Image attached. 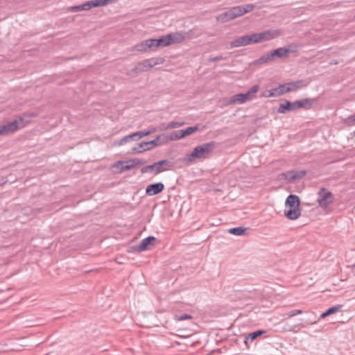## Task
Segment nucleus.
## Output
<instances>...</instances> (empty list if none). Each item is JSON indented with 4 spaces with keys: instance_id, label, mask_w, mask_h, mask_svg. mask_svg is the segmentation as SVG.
Returning a JSON list of instances; mask_svg holds the SVG:
<instances>
[{
    "instance_id": "nucleus-1",
    "label": "nucleus",
    "mask_w": 355,
    "mask_h": 355,
    "mask_svg": "<svg viewBox=\"0 0 355 355\" xmlns=\"http://www.w3.org/2000/svg\"><path fill=\"white\" fill-rule=\"evenodd\" d=\"M298 50V46L296 44H291L287 47H280L275 49L272 51L268 52V53L262 55L259 59L254 60L250 65L252 64H261L268 62H272L275 58H288L289 53H295Z\"/></svg>"
},
{
    "instance_id": "nucleus-2",
    "label": "nucleus",
    "mask_w": 355,
    "mask_h": 355,
    "mask_svg": "<svg viewBox=\"0 0 355 355\" xmlns=\"http://www.w3.org/2000/svg\"><path fill=\"white\" fill-rule=\"evenodd\" d=\"M300 198L294 194L289 195L285 202L284 215L289 220H296L301 215Z\"/></svg>"
},
{
    "instance_id": "nucleus-3",
    "label": "nucleus",
    "mask_w": 355,
    "mask_h": 355,
    "mask_svg": "<svg viewBox=\"0 0 355 355\" xmlns=\"http://www.w3.org/2000/svg\"><path fill=\"white\" fill-rule=\"evenodd\" d=\"M216 147L214 141L203 144L194 148L193 150L186 156L184 160L192 162L195 159H205L209 157Z\"/></svg>"
},
{
    "instance_id": "nucleus-4",
    "label": "nucleus",
    "mask_w": 355,
    "mask_h": 355,
    "mask_svg": "<svg viewBox=\"0 0 355 355\" xmlns=\"http://www.w3.org/2000/svg\"><path fill=\"white\" fill-rule=\"evenodd\" d=\"M312 105V101L310 99L304 98L295 102L286 101L284 103L279 104L277 112L279 114H285L287 112L295 111L304 108L309 109Z\"/></svg>"
},
{
    "instance_id": "nucleus-5",
    "label": "nucleus",
    "mask_w": 355,
    "mask_h": 355,
    "mask_svg": "<svg viewBox=\"0 0 355 355\" xmlns=\"http://www.w3.org/2000/svg\"><path fill=\"white\" fill-rule=\"evenodd\" d=\"M308 83L305 80H300L286 84L280 85L279 87L274 88L269 92L270 96H279L286 93L296 91L297 89L306 87Z\"/></svg>"
},
{
    "instance_id": "nucleus-6",
    "label": "nucleus",
    "mask_w": 355,
    "mask_h": 355,
    "mask_svg": "<svg viewBox=\"0 0 355 355\" xmlns=\"http://www.w3.org/2000/svg\"><path fill=\"white\" fill-rule=\"evenodd\" d=\"M27 123L28 122L25 121L23 117L19 116L18 119L11 122H8L6 124L0 125V136H5L13 133L19 129L24 128Z\"/></svg>"
},
{
    "instance_id": "nucleus-7",
    "label": "nucleus",
    "mask_w": 355,
    "mask_h": 355,
    "mask_svg": "<svg viewBox=\"0 0 355 355\" xmlns=\"http://www.w3.org/2000/svg\"><path fill=\"white\" fill-rule=\"evenodd\" d=\"M244 14V8L241 6L234 7L229 10L218 15L216 20L220 23H225L230 20L234 19L237 17Z\"/></svg>"
},
{
    "instance_id": "nucleus-8",
    "label": "nucleus",
    "mask_w": 355,
    "mask_h": 355,
    "mask_svg": "<svg viewBox=\"0 0 355 355\" xmlns=\"http://www.w3.org/2000/svg\"><path fill=\"white\" fill-rule=\"evenodd\" d=\"M163 144L164 142H162V137L160 135L157 136L156 138L152 141L141 142L138 145V147L134 148L132 150L137 153H140L143 151L150 150L154 147L159 146Z\"/></svg>"
},
{
    "instance_id": "nucleus-9",
    "label": "nucleus",
    "mask_w": 355,
    "mask_h": 355,
    "mask_svg": "<svg viewBox=\"0 0 355 355\" xmlns=\"http://www.w3.org/2000/svg\"><path fill=\"white\" fill-rule=\"evenodd\" d=\"M164 62V59L162 58H151L149 59L144 60L141 62H138L139 71L141 72L147 71L153 67L162 64Z\"/></svg>"
},
{
    "instance_id": "nucleus-10",
    "label": "nucleus",
    "mask_w": 355,
    "mask_h": 355,
    "mask_svg": "<svg viewBox=\"0 0 355 355\" xmlns=\"http://www.w3.org/2000/svg\"><path fill=\"white\" fill-rule=\"evenodd\" d=\"M145 161L138 158L129 159L128 161H119L114 165V167L121 166L120 172H123L134 168L137 166L144 164Z\"/></svg>"
},
{
    "instance_id": "nucleus-11",
    "label": "nucleus",
    "mask_w": 355,
    "mask_h": 355,
    "mask_svg": "<svg viewBox=\"0 0 355 355\" xmlns=\"http://www.w3.org/2000/svg\"><path fill=\"white\" fill-rule=\"evenodd\" d=\"M318 202L319 205L322 208L327 207L333 201L334 196L330 191H326L322 188L318 193Z\"/></svg>"
},
{
    "instance_id": "nucleus-12",
    "label": "nucleus",
    "mask_w": 355,
    "mask_h": 355,
    "mask_svg": "<svg viewBox=\"0 0 355 355\" xmlns=\"http://www.w3.org/2000/svg\"><path fill=\"white\" fill-rule=\"evenodd\" d=\"M157 239L155 236H150L142 239L140 243L135 246V250L137 252H143L147 250H150L155 245Z\"/></svg>"
},
{
    "instance_id": "nucleus-13",
    "label": "nucleus",
    "mask_w": 355,
    "mask_h": 355,
    "mask_svg": "<svg viewBox=\"0 0 355 355\" xmlns=\"http://www.w3.org/2000/svg\"><path fill=\"white\" fill-rule=\"evenodd\" d=\"M306 174L304 171H300L298 172H294L293 171H288L286 173H282L279 175V179L280 180H285L287 182H293L297 179L303 178Z\"/></svg>"
},
{
    "instance_id": "nucleus-14",
    "label": "nucleus",
    "mask_w": 355,
    "mask_h": 355,
    "mask_svg": "<svg viewBox=\"0 0 355 355\" xmlns=\"http://www.w3.org/2000/svg\"><path fill=\"white\" fill-rule=\"evenodd\" d=\"M282 35L280 30H267L266 31L259 33V43L264 41H269L276 38Z\"/></svg>"
},
{
    "instance_id": "nucleus-15",
    "label": "nucleus",
    "mask_w": 355,
    "mask_h": 355,
    "mask_svg": "<svg viewBox=\"0 0 355 355\" xmlns=\"http://www.w3.org/2000/svg\"><path fill=\"white\" fill-rule=\"evenodd\" d=\"M164 189V185L162 182L149 184L146 189V193L152 196L160 193Z\"/></svg>"
},
{
    "instance_id": "nucleus-16",
    "label": "nucleus",
    "mask_w": 355,
    "mask_h": 355,
    "mask_svg": "<svg viewBox=\"0 0 355 355\" xmlns=\"http://www.w3.org/2000/svg\"><path fill=\"white\" fill-rule=\"evenodd\" d=\"M161 135L162 137V142H164V144L171 141H176L183 138L181 130L173 131L169 135L162 134Z\"/></svg>"
},
{
    "instance_id": "nucleus-17",
    "label": "nucleus",
    "mask_w": 355,
    "mask_h": 355,
    "mask_svg": "<svg viewBox=\"0 0 355 355\" xmlns=\"http://www.w3.org/2000/svg\"><path fill=\"white\" fill-rule=\"evenodd\" d=\"M167 37L171 45L182 42L185 39V34L182 32L171 33L167 35Z\"/></svg>"
},
{
    "instance_id": "nucleus-18",
    "label": "nucleus",
    "mask_w": 355,
    "mask_h": 355,
    "mask_svg": "<svg viewBox=\"0 0 355 355\" xmlns=\"http://www.w3.org/2000/svg\"><path fill=\"white\" fill-rule=\"evenodd\" d=\"M153 171L155 172V175H157V174H159L160 173H162L161 167L159 165V162H155L153 164L144 166L141 169V172L142 173H151Z\"/></svg>"
},
{
    "instance_id": "nucleus-19",
    "label": "nucleus",
    "mask_w": 355,
    "mask_h": 355,
    "mask_svg": "<svg viewBox=\"0 0 355 355\" xmlns=\"http://www.w3.org/2000/svg\"><path fill=\"white\" fill-rule=\"evenodd\" d=\"M92 8L91 1H87L79 6H71L68 8L71 12H79L82 10H89Z\"/></svg>"
},
{
    "instance_id": "nucleus-20",
    "label": "nucleus",
    "mask_w": 355,
    "mask_h": 355,
    "mask_svg": "<svg viewBox=\"0 0 355 355\" xmlns=\"http://www.w3.org/2000/svg\"><path fill=\"white\" fill-rule=\"evenodd\" d=\"M184 124L183 121H171L167 124H162V129H173L182 126Z\"/></svg>"
},
{
    "instance_id": "nucleus-21",
    "label": "nucleus",
    "mask_w": 355,
    "mask_h": 355,
    "mask_svg": "<svg viewBox=\"0 0 355 355\" xmlns=\"http://www.w3.org/2000/svg\"><path fill=\"white\" fill-rule=\"evenodd\" d=\"M259 43V33L245 35V45Z\"/></svg>"
},
{
    "instance_id": "nucleus-22",
    "label": "nucleus",
    "mask_w": 355,
    "mask_h": 355,
    "mask_svg": "<svg viewBox=\"0 0 355 355\" xmlns=\"http://www.w3.org/2000/svg\"><path fill=\"white\" fill-rule=\"evenodd\" d=\"M265 333H266V331H264V330H257L256 331L250 333L247 336H245V344H247L248 340L253 341L254 340L257 338L259 336H261V335L264 334Z\"/></svg>"
},
{
    "instance_id": "nucleus-23",
    "label": "nucleus",
    "mask_w": 355,
    "mask_h": 355,
    "mask_svg": "<svg viewBox=\"0 0 355 355\" xmlns=\"http://www.w3.org/2000/svg\"><path fill=\"white\" fill-rule=\"evenodd\" d=\"M116 0H94L91 1L92 8L106 6L107 4L113 3Z\"/></svg>"
},
{
    "instance_id": "nucleus-24",
    "label": "nucleus",
    "mask_w": 355,
    "mask_h": 355,
    "mask_svg": "<svg viewBox=\"0 0 355 355\" xmlns=\"http://www.w3.org/2000/svg\"><path fill=\"white\" fill-rule=\"evenodd\" d=\"M244 103V94L240 93L239 94L232 96L230 99V104L243 103Z\"/></svg>"
},
{
    "instance_id": "nucleus-25",
    "label": "nucleus",
    "mask_w": 355,
    "mask_h": 355,
    "mask_svg": "<svg viewBox=\"0 0 355 355\" xmlns=\"http://www.w3.org/2000/svg\"><path fill=\"white\" fill-rule=\"evenodd\" d=\"M158 162L162 172L168 171L173 167L172 162L168 159L160 160Z\"/></svg>"
},
{
    "instance_id": "nucleus-26",
    "label": "nucleus",
    "mask_w": 355,
    "mask_h": 355,
    "mask_svg": "<svg viewBox=\"0 0 355 355\" xmlns=\"http://www.w3.org/2000/svg\"><path fill=\"white\" fill-rule=\"evenodd\" d=\"M199 129L198 125L191 126L184 130H181L182 135L184 137L191 135Z\"/></svg>"
},
{
    "instance_id": "nucleus-27",
    "label": "nucleus",
    "mask_w": 355,
    "mask_h": 355,
    "mask_svg": "<svg viewBox=\"0 0 355 355\" xmlns=\"http://www.w3.org/2000/svg\"><path fill=\"white\" fill-rule=\"evenodd\" d=\"M259 89V85H254L250 89L245 93V101L252 100L254 95L258 92Z\"/></svg>"
},
{
    "instance_id": "nucleus-28",
    "label": "nucleus",
    "mask_w": 355,
    "mask_h": 355,
    "mask_svg": "<svg viewBox=\"0 0 355 355\" xmlns=\"http://www.w3.org/2000/svg\"><path fill=\"white\" fill-rule=\"evenodd\" d=\"M228 232L230 234L236 235V236H243L244 235V227L240 226L238 227H234L228 230Z\"/></svg>"
},
{
    "instance_id": "nucleus-29",
    "label": "nucleus",
    "mask_w": 355,
    "mask_h": 355,
    "mask_svg": "<svg viewBox=\"0 0 355 355\" xmlns=\"http://www.w3.org/2000/svg\"><path fill=\"white\" fill-rule=\"evenodd\" d=\"M167 35L162 36L158 39H157V41H156V44L158 45V46H167L170 45V42L167 40Z\"/></svg>"
},
{
    "instance_id": "nucleus-30",
    "label": "nucleus",
    "mask_w": 355,
    "mask_h": 355,
    "mask_svg": "<svg viewBox=\"0 0 355 355\" xmlns=\"http://www.w3.org/2000/svg\"><path fill=\"white\" fill-rule=\"evenodd\" d=\"M147 44H148V42H146V40H144V41L141 42V43H139L137 45H135V49L138 51H146L148 49H150L148 47V46H147Z\"/></svg>"
},
{
    "instance_id": "nucleus-31",
    "label": "nucleus",
    "mask_w": 355,
    "mask_h": 355,
    "mask_svg": "<svg viewBox=\"0 0 355 355\" xmlns=\"http://www.w3.org/2000/svg\"><path fill=\"white\" fill-rule=\"evenodd\" d=\"M244 45V36L240 37L231 42L232 47H238Z\"/></svg>"
},
{
    "instance_id": "nucleus-32",
    "label": "nucleus",
    "mask_w": 355,
    "mask_h": 355,
    "mask_svg": "<svg viewBox=\"0 0 355 355\" xmlns=\"http://www.w3.org/2000/svg\"><path fill=\"white\" fill-rule=\"evenodd\" d=\"M139 69H140V68L139 67V64L137 63V65L133 69H132L130 71H128L126 73V74L128 76L137 75L138 73H141V71H139Z\"/></svg>"
},
{
    "instance_id": "nucleus-33",
    "label": "nucleus",
    "mask_w": 355,
    "mask_h": 355,
    "mask_svg": "<svg viewBox=\"0 0 355 355\" xmlns=\"http://www.w3.org/2000/svg\"><path fill=\"white\" fill-rule=\"evenodd\" d=\"M301 313H302V311L297 309V310H292V311L285 313L284 315L287 316L288 318H291V317L295 316V315L301 314Z\"/></svg>"
},
{
    "instance_id": "nucleus-34",
    "label": "nucleus",
    "mask_w": 355,
    "mask_h": 355,
    "mask_svg": "<svg viewBox=\"0 0 355 355\" xmlns=\"http://www.w3.org/2000/svg\"><path fill=\"white\" fill-rule=\"evenodd\" d=\"M157 39H149L146 40V42H148L147 46L150 49L154 48V47H158V45L156 44Z\"/></svg>"
},
{
    "instance_id": "nucleus-35",
    "label": "nucleus",
    "mask_w": 355,
    "mask_h": 355,
    "mask_svg": "<svg viewBox=\"0 0 355 355\" xmlns=\"http://www.w3.org/2000/svg\"><path fill=\"white\" fill-rule=\"evenodd\" d=\"M130 140L128 137V135H127V136L123 137L122 139L119 140L117 142H116V144L121 146V145H123V144L130 142Z\"/></svg>"
},
{
    "instance_id": "nucleus-36",
    "label": "nucleus",
    "mask_w": 355,
    "mask_h": 355,
    "mask_svg": "<svg viewBox=\"0 0 355 355\" xmlns=\"http://www.w3.org/2000/svg\"><path fill=\"white\" fill-rule=\"evenodd\" d=\"M340 307L341 306H332L329 308L328 310H327V313L329 314V315L335 313L340 309Z\"/></svg>"
},
{
    "instance_id": "nucleus-37",
    "label": "nucleus",
    "mask_w": 355,
    "mask_h": 355,
    "mask_svg": "<svg viewBox=\"0 0 355 355\" xmlns=\"http://www.w3.org/2000/svg\"><path fill=\"white\" fill-rule=\"evenodd\" d=\"M191 318H192V316L189 314H182L180 316H177V320L179 321L189 320V319H191Z\"/></svg>"
},
{
    "instance_id": "nucleus-38",
    "label": "nucleus",
    "mask_w": 355,
    "mask_h": 355,
    "mask_svg": "<svg viewBox=\"0 0 355 355\" xmlns=\"http://www.w3.org/2000/svg\"><path fill=\"white\" fill-rule=\"evenodd\" d=\"M138 135H139V133H137L136 132L129 135L128 137L130 141H138L139 139H140L139 137H138Z\"/></svg>"
},
{
    "instance_id": "nucleus-39",
    "label": "nucleus",
    "mask_w": 355,
    "mask_h": 355,
    "mask_svg": "<svg viewBox=\"0 0 355 355\" xmlns=\"http://www.w3.org/2000/svg\"><path fill=\"white\" fill-rule=\"evenodd\" d=\"M137 132L139 133L138 137H139V139H141L142 137H144L145 136L149 135V132L147 130H142V131H139Z\"/></svg>"
},
{
    "instance_id": "nucleus-40",
    "label": "nucleus",
    "mask_w": 355,
    "mask_h": 355,
    "mask_svg": "<svg viewBox=\"0 0 355 355\" xmlns=\"http://www.w3.org/2000/svg\"><path fill=\"white\" fill-rule=\"evenodd\" d=\"M223 58L222 55H217L216 57H213V58H210L209 59V61L210 62H216V61H218V60H223Z\"/></svg>"
},
{
    "instance_id": "nucleus-41",
    "label": "nucleus",
    "mask_w": 355,
    "mask_h": 355,
    "mask_svg": "<svg viewBox=\"0 0 355 355\" xmlns=\"http://www.w3.org/2000/svg\"><path fill=\"white\" fill-rule=\"evenodd\" d=\"M253 8H254V6L252 4L245 5V13L252 11Z\"/></svg>"
},
{
    "instance_id": "nucleus-42",
    "label": "nucleus",
    "mask_w": 355,
    "mask_h": 355,
    "mask_svg": "<svg viewBox=\"0 0 355 355\" xmlns=\"http://www.w3.org/2000/svg\"><path fill=\"white\" fill-rule=\"evenodd\" d=\"M346 121L349 123L355 121V114L349 116Z\"/></svg>"
},
{
    "instance_id": "nucleus-43",
    "label": "nucleus",
    "mask_w": 355,
    "mask_h": 355,
    "mask_svg": "<svg viewBox=\"0 0 355 355\" xmlns=\"http://www.w3.org/2000/svg\"><path fill=\"white\" fill-rule=\"evenodd\" d=\"M147 131L149 132V135L157 131V129L155 128H150Z\"/></svg>"
},
{
    "instance_id": "nucleus-44",
    "label": "nucleus",
    "mask_w": 355,
    "mask_h": 355,
    "mask_svg": "<svg viewBox=\"0 0 355 355\" xmlns=\"http://www.w3.org/2000/svg\"><path fill=\"white\" fill-rule=\"evenodd\" d=\"M329 316V314L327 313V311H326L323 313L321 314L320 318H324L326 317Z\"/></svg>"
},
{
    "instance_id": "nucleus-45",
    "label": "nucleus",
    "mask_w": 355,
    "mask_h": 355,
    "mask_svg": "<svg viewBox=\"0 0 355 355\" xmlns=\"http://www.w3.org/2000/svg\"><path fill=\"white\" fill-rule=\"evenodd\" d=\"M269 92H270V91H268V92H267V93H263V94H261V96H263V97H270V96H269Z\"/></svg>"
},
{
    "instance_id": "nucleus-46",
    "label": "nucleus",
    "mask_w": 355,
    "mask_h": 355,
    "mask_svg": "<svg viewBox=\"0 0 355 355\" xmlns=\"http://www.w3.org/2000/svg\"><path fill=\"white\" fill-rule=\"evenodd\" d=\"M354 274H355V265L354 266Z\"/></svg>"
},
{
    "instance_id": "nucleus-47",
    "label": "nucleus",
    "mask_w": 355,
    "mask_h": 355,
    "mask_svg": "<svg viewBox=\"0 0 355 355\" xmlns=\"http://www.w3.org/2000/svg\"><path fill=\"white\" fill-rule=\"evenodd\" d=\"M289 331H294L293 329L291 328L289 329Z\"/></svg>"
},
{
    "instance_id": "nucleus-48",
    "label": "nucleus",
    "mask_w": 355,
    "mask_h": 355,
    "mask_svg": "<svg viewBox=\"0 0 355 355\" xmlns=\"http://www.w3.org/2000/svg\"><path fill=\"white\" fill-rule=\"evenodd\" d=\"M354 135H355V131H354Z\"/></svg>"
}]
</instances>
